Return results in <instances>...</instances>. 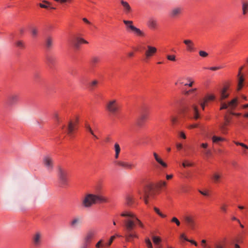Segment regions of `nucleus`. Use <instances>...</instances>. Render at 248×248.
<instances>
[{"instance_id":"f257e3e1","label":"nucleus","mask_w":248,"mask_h":248,"mask_svg":"<svg viewBox=\"0 0 248 248\" xmlns=\"http://www.w3.org/2000/svg\"><path fill=\"white\" fill-rule=\"evenodd\" d=\"M121 216L125 217L124 220V228L125 232L124 237L126 241L131 242L133 238H138V236L134 229L136 225L143 228L144 225L136 216L132 212L125 211L122 213Z\"/></svg>"},{"instance_id":"f03ea898","label":"nucleus","mask_w":248,"mask_h":248,"mask_svg":"<svg viewBox=\"0 0 248 248\" xmlns=\"http://www.w3.org/2000/svg\"><path fill=\"white\" fill-rule=\"evenodd\" d=\"M108 199L102 195L86 194L82 201V205L85 208H89L97 203L108 202Z\"/></svg>"},{"instance_id":"7ed1b4c3","label":"nucleus","mask_w":248,"mask_h":248,"mask_svg":"<svg viewBox=\"0 0 248 248\" xmlns=\"http://www.w3.org/2000/svg\"><path fill=\"white\" fill-rule=\"evenodd\" d=\"M68 173L67 171L61 166L58 167V176L60 185L62 187H65L68 185Z\"/></svg>"},{"instance_id":"20e7f679","label":"nucleus","mask_w":248,"mask_h":248,"mask_svg":"<svg viewBox=\"0 0 248 248\" xmlns=\"http://www.w3.org/2000/svg\"><path fill=\"white\" fill-rule=\"evenodd\" d=\"M123 22L125 25L127 31L130 30L135 34L139 36H144L145 35L144 33L142 31L133 25V22L132 21L124 20Z\"/></svg>"},{"instance_id":"39448f33","label":"nucleus","mask_w":248,"mask_h":248,"mask_svg":"<svg viewBox=\"0 0 248 248\" xmlns=\"http://www.w3.org/2000/svg\"><path fill=\"white\" fill-rule=\"evenodd\" d=\"M220 102V109L222 110L223 109H229V112L231 110L234 109L238 104V99L237 98H234L231 101L228 102L227 103L224 102L223 101H219Z\"/></svg>"},{"instance_id":"423d86ee","label":"nucleus","mask_w":248,"mask_h":248,"mask_svg":"<svg viewBox=\"0 0 248 248\" xmlns=\"http://www.w3.org/2000/svg\"><path fill=\"white\" fill-rule=\"evenodd\" d=\"M95 231L93 230H89L83 238L81 245L90 247V245L95 235Z\"/></svg>"},{"instance_id":"0eeeda50","label":"nucleus","mask_w":248,"mask_h":248,"mask_svg":"<svg viewBox=\"0 0 248 248\" xmlns=\"http://www.w3.org/2000/svg\"><path fill=\"white\" fill-rule=\"evenodd\" d=\"M43 163L46 169L51 171L53 168V160L52 157L49 155H46L43 158Z\"/></svg>"},{"instance_id":"6e6552de","label":"nucleus","mask_w":248,"mask_h":248,"mask_svg":"<svg viewBox=\"0 0 248 248\" xmlns=\"http://www.w3.org/2000/svg\"><path fill=\"white\" fill-rule=\"evenodd\" d=\"M184 220L187 226L190 229L194 230L197 227V224L194 217L192 216H186L184 217Z\"/></svg>"},{"instance_id":"1a4fd4ad","label":"nucleus","mask_w":248,"mask_h":248,"mask_svg":"<svg viewBox=\"0 0 248 248\" xmlns=\"http://www.w3.org/2000/svg\"><path fill=\"white\" fill-rule=\"evenodd\" d=\"M43 238L42 233L39 231L36 232L32 236V242L34 246L39 247L42 243Z\"/></svg>"},{"instance_id":"9d476101","label":"nucleus","mask_w":248,"mask_h":248,"mask_svg":"<svg viewBox=\"0 0 248 248\" xmlns=\"http://www.w3.org/2000/svg\"><path fill=\"white\" fill-rule=\"evenodd\" d=\"M107 108L108 111L114 113L118 110V105L115 100L109 101L107 104Z\"/></svg>"},{"instance_id":"9b49d317","label":"nucleus","mask_w":248,"mask_h":248,"mask_svg":"<svg viewBox=\"0 0 248 248\" xmlns=\"http://www.w3.org/2000/svg\"><path fill=\"white\" fill-rule=\"evenodd\" d=\"M153 187L151 185H148L144 188L143 191V198L145 203H148V198L153 195Z\"/></svg>"},{"instance_id":"f8f14e48","label":"nucleus","mask_w":248,"mask_h":248,"mask_svg":"<svg viewBox=\"0 0 248 248\" xmlns=\"http://www.w3.org/2000/svg\"><path fill=\"white\" fill-rule=\"evenodd\" d=\"M183 8L181 7H174L170 11L169 15L171 18H176L182 13Z\"/></svg>"},{"instance_id":"ddd939ff","label":"nucleus","mask_w":248,"mask_h":248,"mask_svg":"<svg viewBox=\"0 0 248 248\" xmlns=\"http://www.w3.org/2000/svg\"><path fill=\"white\" fill-rule=\"evenodd\" d=\"M184 43L186 45V50L188 52H192L196 50V47L194 42L189 39L184 40Z\"/></svg>"},{"instance_id":"4468645a","label":"nucleus","mask_w":248,"mask_h":248,"mask_svg":"<svg viewBox=\"0 0 248 248\" xmlns=\"http://www.w3.org/2000/svg\"><path fill=\"white\" fill-rule=\"evenodd\" d=\"M147 49L146 50L145 55L146 58L148 59L152 57L157 51V49L151 46H147Z\"/></svg>"},{"instance_id":"2eb2a0df","label":"nucleus","mask_w":248,"mask_h":248,"mask_svg":"<svg viewBox=\"0 0 248 248\" xmlns=\"http://www.w3.org/2000/svg\"><path fill=\"white\" fill-rule=\"evenodd\" d=\"M120 2L123 7V11L125 14H129L132 12V8L127 1L120 0Z\"/></svg>"},{"instance_id":"dca6fc26","label":"nucleus","mask_w":248,"mask_h":248,"mask_svg":"<svg viewBox=\"0 0 248 248\" xmlns=\"http://www.w3.org/2000/svg\"><path fill=\"white\" fill-rule=\"evenodd\" d=\"M222 177V174L221 172H214L211 177L213 182L215 184L219 183Z\"/></svg>"},{"instance_id":"f3484780","label":"nucleus","mask_w":248,"mask_h":248,"mask_svg":"<svg viewBox=\"0 0 248 248\" xmlns=\"http://www.w3.org/2000/svg\"><path fill=\"white\" fill-rule=\"evenodd\" d=\"M82 224V218L81 217H74L70 222V225L72 228H75Z\"/></svg>"},{"instance_id":"a211bd4d","label":"nucleus","mask_w":248,"mask_h":248,"mask_svg":"<svg viewBox=\"0 0 248 248\" xmlns=\"http://www.w3.org/2000/svg\"><path fill=\"white\" fill-rule=\"evenodd\" d=\"M76 123L70 121L67 126V134L71 137L73 136L74 131L76 129Z\"/></svg>"},{"instance_id":"6ab92c4d","label":"nucleus","mask_w":248,"mask_h":248,"mask_svg":"<svg viewBox=\"0 0 248 248\" xmlns=\"http://www.w3.org/2000/svg\"><path fill=\"white\" fill-rule=\"evenodd\" d=\"M116 164L118 166L126 169H131L133 167L132 164L122 161H118L116 162Z\"/></svg>"},{"instance_id":"aec40b11","label":"nucleus","mask_w":248,"mask_h":248,"mask_svg":"<svg viewBox=\"0 0 248 248\" xmlns=\"http://www.w3.org/2000/svg\"><path fill=\"white\" fill-rule=\"evenodd\" d=\"M74 46L76 48H78L79 45L81 43L88 44V42L82 38L77 37L75 39V41L73 42Z\"/></svg>"},{"instance_id":"412c9836","label":"nucleus","mask_w":248,"mask_h":248,"mask_svg":"<svg viewBox=\"0 0 248 248\" xmlns=\"http://www.w3.org/2000/svg\"><path fill=\"white\" fill-rule=\"evenodd\" d=\"M147 25L149 28L155 29L157 26V21L154 18H150L147 21Z\"/></svg>"},{"instance_id":"4be33fe9","label":"nucleus","mask_w":248,"mask_h":248,"mask_svg":"<svg viewBox=\"0 0 248 248\" xmlns=\"http://www.w3.org/2000/svg\"><path fill=\"white\" fill-rule=\"evenodd\" d=\"M135 202V199L134 196L127 194L125 196V204L129 206H131Z\"/></svg>"},{"instance_id":"5701e85b","label":"nucleus","mask_w":248,"mask_h":248,"mask_svg":"<svg viewBox=\"0 0 248 248\" xmlns=\"http://www.w3.org/2000/svg\"><path fill=\"white\" fill-rule=\"evenodd\" d=\"M147 118V116L146 115L143 114H141L137 120V125L139 127L142 126L144 122L146 120Z\"/></svg>"},{"instance_id":"b1692460","label":"nucleus","mask_w":248,"mask_h":248,"mask_svg":"<svg viewBox=\"0 0 248 248\" xmlns=\"http://www.w3.org/2000/svg\"><path fill=\"white\" fill-rule=\"evenodd\" d=\"M227 88L224 87L220 92V96L219 98V101H223L229 96V93H227Z\"/></svg>"},{"instance_id":"393cba45","label":"nucleus","mask_w":248,"mask_h":248,"mask_svg":"<svg viewBox=\"0 0 248 248\" xmlns=\"http://www.w3.org/2000/svg\"><path fill=\"white\" fill-rule=\"evenodd\" d=\"M153 155L156 161L160 164L163 167L166 168L167 167V164L161 159L155 152L153 153Z\"/></svg>"},{"instance_id":"a878e982","label":"nucleus","mask_w":248,"mask_h":248,"mask_svg":"<svg viewBox=\"0 0 248 248\" xmlns=\"http://www.w3.org/2000/svg\"><path fill=\"white\" fill-rule=\"evenodd\" d=\"M224 120L225 122L220 126V129L224 133L225 132L226 126L230 123V120L226 116H224Z\"/></svg>"},{"instance_id":"bb28decb","label":"nucleus","mask_w":248,"mask_h":248,"mask_svg":"<svg viewBox=\"0 0 248 248\" xmlns=\"http://www.w3.org/2000/svg\"><path fill=\"white\" fill-rule=\"evenodd\" d=\"M193 115L194 118L195 119H197L199 118V114L198 112V107L195 105H193L192 106V110Z\"/></svg>"},{"instance_id":"cd10ccee","label":"nucleus","mask_w":248,"mask_h":248,"mask_svg":"<svg viewBox=\"0 0 248 248\" xmlns=\"http://www.w3.org/2000/svg\"><path fill=\"white\" fill-rule=\"evenodd\" d=\"M45 45L47 48H50L53 45V39L51 37H47L46 39Z\"/></svg>"},{"instance_id":"c85d7f7f","label":"nucleus","mask_w":248,"mask_h":248,"mask_svg":"<svg viewBox=\"0 0 248 248\" xmlns=\"http://www.w3.org/2000/svg\"><path fill=\"white\" fill-rule=\"evenodd\" d=\"M114 150H115V158L116 159L118 158L119 156V154L121 151V148L119 144L118 143H115L114 144Z\"/></svg>"},{"instance_id":"c756f323","label":"nucleus","mask_w":248,"mask_h":248,"mask_svg":"<svg viewBox=\"0 0 248 248\" xmlns=\"http://www.w3.org/2000/svg\"><path fill=\"white\" fill-rule=\"evenodd\" d=\"M238 87L237 90L238 91L240 90L243 86V82L244 81V78L241 75L238 76Z\"/></svg>"},{"instance_id":"7c9ffc66","label":"nucleus","mask_w":248,"mask_h":248,"mask_svg":"<svg viewBox=\"0 0 248 248\" xmlns=\"http://www.w3.org/2000/svg\"><path fill=\"white\" fill-rule=\"evenodd\" d=\"M38 31V29L36 27H32L31 28V36L34 38L37 37Z\"/></svg>"},{"instance_id":"2f4dec72","label":"nucleus","mask_w":248,"mask_h":248,"mask_svg":"<svg viewBox=\"0 0 248 248\" xmlns=\"http://www.w3.org/2000/svg\"><path fill=\"white\" fill-rule=\"evenodd\" d=\"M42 2L44 3H45L46 4L40 3L39 4V6L42 8L48 9L49 8V5H50V3L49 1L46 0H43Z\"/></svg>"},{"instance_id":"473e14b6","label":"nucleus","mask_w":248,"mask_h":248,"mask_svg":"<svg viewBox=\"0 0 248 248\" xmlns=\"http://www.w3.org/2000/svg\"><path fill=\"white\" fill-rule=\"evenodd\" d=\"M243 14L245 15L248 12V2H244L242 3Z\"/></svg>"},{"instance_id":"72a5a7b5","label":"nucleus","mask_w":248,"mask_h":248,"mask_svg":"<svg viewBox=\"0 0 248 248\" xmlns=\"http://www.w3.org/2000/svg\"><path fill=\"white\" fill-rule=\"evenodd\" d=\"M46 61L50 66L54 65L55 62V58L51 56H47L46 57Z\"/></svg>"},{"instance_id":"f704fd0d","label":"nucleus","mask_w":248,"mask_h":248,"mask_svg":"<svg viewBox=\"0 0 248 248\" xmlns=\"http://www.w3.org/2000/svg\"><path fill=\"white\" fill-rule=\"evenodd\" d=\"M116 236L121 237V235H119L118 234H116L115 235L112 236L110 237L108 242V243L105 244V246H106V248H108V247H109L111 245L113 241L114 240V239L116 238Z\"/></svg>"},{"instance_id":"c9c22d12","label":"nucleus","mask_w":248,"mask_h":248,"mask_svg":"<svg viewBox=\"0 0 248 248\" xmlns=\"http://www.w3.org/2000/svg\"><path fill=\"white\" fill-rule=\"evenodd\" d=\"M225 140L224 138L221 137H217L216 136H214L212 137V141L214 143H218L219 141H223Z\"/></svg>"},{"instance_id":"e433bc0d","label":"nucleus","mask_w":248,"mask_h":248,"mask_svg":"<svg viewBox=\"0 0 248 248\" xmlns=\"http://www.w3.org/2000/svg\"><path fill=\"white\" fill-rule=\"evenodd\" d=\"M15 102V98L14 97H12L11 98H9L6 101V105L7 107H11L14 104Z\"/></svg>"},{"instance_id":"4c0bfd02","label":"nucleus","mask_w":248,"mask_h":248,"mask_svg":"<svg viewBox=\"0 0 248 248\" xmlns=\"http://www.w3.org/2000/svg\"><path fill=\"white\" fill-rule=\"evenodd\" d=\"M16 46L19 47L21 49H24L25 48V43L23 41H16Z\"/></svg>"},{"instance_id":"58836bf2","label":"nucleus","mask_w":248,"mask_h":248,"mask_svg":"<svg viewBox=\"0 0 248 248\" xmlns=\"http://www.w3.org/2000/svg\"><path fill=\"white\" fill-rule=\"evenodd\" d=\"M215 99V96L213 94L208 95L206 96L203 99L204 102H207L208 101H213Z\"/></svg>"},{"instance_id":"ea45409f","label":"nucleus","mask_w":248,"mask_h":248,"mask_svg":"<svg viewBox=\"0 0 248 248\" xmlns=\"http://www.w3.org/2000/svg\"><path fill=\"white\" fill-rule=\"evenodd\" d=\"M85 128H86V130L89 132L92 135H94L93 131L92 129L90 124L87 122L85 124Z\"/></svg>"},{"instance_id":"a19ab883","label":"nucleus","mask_w":248,"mask_h":248,"mask_svg":"<svg viewBox=\"0 0 248 248\" xmlns=\"http://www.w3.org/2000/svg\"><path fill=\"white\" fill-rule=\"evenodd\" d=\"M152 239L153 242L156 245V246L157 245H159V243L161 242V239L159 237L154 236H153Z\"/></svg>"},{"instance_id":"79ce46f5","label":"nucleus","mask_w":248,"mask_h":248,"mask_svg":"<svg viewBox=\"0 0 248 248\" xmlns=\"http://www.w3.org/2000/svg\"><path fill=\"white\" fill-rule=\"evenodd\" d=\"M98 82L96 80H94L90 82L89 84V87L91 89H93L95 87H96L98 84Z\"/></svg>"},{"instance_id":"37998d69","label":"nucleus","mask_w":248,"mask_h":248,"mask_svg":"<svg viewBox=\"0 0 248 248\" xmlns=\"http://www.w3.org/2000/svg\"><path fill=\"white\" fill-rule=\"evenodd\" d=\"M154 211L160 217H165L166 216L163 214H162L159 210V209L155 207L154 208Z\"/></svg>"},{"instance_id":"c03bdc74","label":"nucleus","mask_w":248,"mask_h":248,"mask_svg":"<svg viewBox=\"0 0 248 248\" xmlns=\"http://www.w3.org/2000/svg\"><path fill=\"white\" fill-rule=\"evenodd\" d=\"M193 164L192 162H190L187 160H185L183 163L182 166L184 167H192L193 166Z\"/></svg>"},{"instance_id":"a18cd8bd","label":"nucleus","mask_w":248,"mask_h":248,"mask_svg":"<svg viewBox=\"0 0 248 248\" xmlns=\"http://www.w3.org/2000/svg\"><path fill=\"white\" fill-rule=\"evenodd\" d=\"M199 55L202 58H206L208 57V53L203 50H200L199 52Z\"/></svg>"},{"instance_id":"49530a36","label":"nucleus","mask_w":248,"mask_h":248,"mask_svg":"<svg viewBox=\"0 0 248 248\" xmlns=\"http://www.w3.org/2000/svg\"><path fill=\"white\" fill-rule=\"evenodd\" d=\"M99 58L97 56H93L92 58L91 62L93 64H95L99 62Z\"/></svg>"},{"instance_id":"de8ad7c7","label":"nucleus","mask_w":248,"mask_h":248,"mask_svg":"<svg viewBox=\"0 0 248 248\" xmlns=\"http://www.w3.org/2000/svg\"><path fill=\"white\" fill-rule=\"evenodd\" d=\"M103 240L102 239H101L99 240L95 245V248H100V247H104L106 248L105 245L103 244Z\"/></svg>"},{"instance_id":"09e8293b","label":"nucleus","mask_w":248,"mask_h":248,"mask_svg":"<svg viewBox=\"0 0 248 248\" xmlns=\"http://www.w3.org/2000/svg\"><path fill=\"white\" fill-rule=\"evenodd\" d=\"M145 243L146 244V245L148 247V248H153L152 244L149 239V238H147L145 239Z\"/></svg>"},{"instance_id":"8fccbe9b","label":"nucleus","mask_w":248,"mask_h":248,"mask_svg":"<svg viewBox=\"0 0 248 248\" xmlns=\"http://www.w3.org/2000/svg\"><path fill=\"white\" fill-rule=\"evenodd\" d=\"M202 152L206 156H209L211 155V150L207 148L204 149Z\"/></svg>"},{"instance_id":"3c124183","label":"nucleus","mask_w":248,"mask_h":248,"mask_svg":"<svg viewBox=\"0 0 248 248\" xmlns=\"http://www.w3.org/2000/svg\"><path fill=\"white\" fill-rule=\"evenodd\" d=\"M167 58L168 60L174 62L176 61V57L174 55H168L167 56Z\"/></svg>"},{"instance_id":"603ef678","label":"nucleus","mask_w":248,"mask_h":248,"mask_svg":"<svg viewBox=\"0 0 248 248\" xmlns=\"http://www.w3.org/2000/svg\"><path fill=\"white\" fill-rule=\"evenodd\" d=\"M186 80L187 81H189V84H187V83H186L185 84V86H188L189 87H192V85H193V81H192V79L190 77H187L186 78Z\"/></svg>"},{"instance_id":"864d4df0","label":"nucleus","mask_w":248,"mask_h":248,"mask_svg":"<svg viewBox=\"0 0 248 248\" xmlns=\"http://www.w3.org/2000/svg\"><path fill=\"white\" fill-rule=\"evenodd\" d=\"M166 185H167L166 182L165 181H160V182H159L157 183V186L159 187H162L165 186H166Z\"/></svg>"},{"instance_id":"5fc2aeb1","label":"nucleus","mask_w":248,"mask_h":248,"mask_svg":"<svg viewBox=\"0 0 248 248\" xmlns=\"http://www.w3.org/2000/svg\"><path fill=\"white\" fill-rule=\"evenodd\" d=\"M171 222H174L176 223V224L179 226L180 225V222L179 220L175 217H173L171 219Z\"/></svg>"},{"instance_id":"6e6d98bb","label":"nucleus","mask_w":248,"mask_h":248,"mask_svg":"<svg viewBox=\"0 0 248 248\" xmlns=\"http://www.w3.org/2000/svg\"><path fill=\"white\" fill-rule=\"evenodd\" d=\"M235 144L237 145H240L247 149H248V146L243 143L239 142H235Z\"/></svg>"},{"instance_id":"4d7b16f0","label":"nucleus","mask_w":248,"mask_h":248,"mask_svg":"<svg viewBox=\"0 0 248 248\" xmlns=\"http://www.w3.org/2000/svg\"><path fill=\"white\" fill-rule=\"evenodd\" d=\"M53 116H54V118L55 119L56 121H57V122L58 123H59L60 122V120H59L58 113L57 112H55L54 113Z\"/></svg>"},{"instance_id":"13d9d810","label":"nucleus","mask_w":248,"mask_h":248,"mask_svg":"<svg viewBox=\"0 0 248 248\" xmlns=\"http://www.w3.org/2000/svg\"><path fill=\"white\" fill-rule=\"evenodd\" d=\"M185 240L186 241H188V242H189L190 243H191V244H194L195 246H197V243L196 242H195V241L194 240H189L188 239H187L186 237H185Z\"/></svg>"},{"instance_id":"bf43d9fd","label":"nucleus","mask_w":248,"mask_h":248,"mask_svg":"<svg viewBox=\"0 0 248 248\" xmlns=\"http://www.w3.org/2000/svg\"><path fill=\"white\" fill-rule=\"evenodd\" d=\"M177 118L176 117L173 116L170 117V121L173 124H174L177 122Z\"/></svg>"},{"instance_id":"052dcab7","label":"nucleus","mask_w":248,"mask_h":248,"mask_svg":"<svg viewBox=\"0 0 248 248\" xmlns=\"http://www.w3.org/2000/svg\"><path fill=\"white\" fill-rule=\"evenodd\" d=\"M227 205L225 204H222L220 206V209L223 212H226L227 211Z\"/></svg>"},{"instance_id":"680f3d73","label":"nucleus","mask_w":248,"mask_h":248,"mask_svg":"<svg viewBox=\"0 0 248 248\" xmlns=\"http://www.w3.org/2000/svg\"><path fill=\"white\" fill-rule=\"evenodd\" d=\"M207 248H211L208 247ZM213 248H223V246L219 244L215 243L214 245Z\"/></svg>"},{"instance_id":"e2e57ef3","label":"nucleus","mask_w":248,"mask_h":248,"mask_svg":"<svg viewBox=\"0 0 248 248\" xmlns=\"http://www.w3.org/2000/svg\"><path fill=\"white\" fill-rule=\"evenodd\" d=\"M179 135L180 137H181L184 139H186V136L185 134L184 133V132H183V131L180 132L179 133Z\"/></svg>"},{"instance_id":"0e129e2a","label":"nucleus","mask_w":248,"mask_h":248,"mask_svg":"<svg viewBox=\"0 0 248 248\" xmlns=\"http://www.w3.org/2000/svg\"><path fill=\"white\" fill-rule=\"evenodd\" d=\"M221 68L222 67L220 66L211 67L209 68V69L211 70H212V71H216V70L221 69Z\"/></svg>"},{"instance_id":"69168bd1","label":"nucleus","mask_w":248,"mask_h":248,"mask_svg":"<svg viewBox=\"0 0 248 248\" xmlns=\"http://www.w3.org/2000/svg\"><path fill=\"white\" fill-rule=\"evenodd\" d=\"M208 144L207 143H203L201 144V146L204 150L206 149L208 147Z\"/></svg>"},{"instance_id":"338daca9","label":"nucleus","mask_w":248,"mask_h":248,"mask_svg":"<svg viewBox=\"0 0 248 248\" xmlns=\"http://www.w3.org/2000/svg\"><path fill=\"white\" fill-rule=\"evenodd\" d=\"M199 192L203 196H208V193L207 191H202L201 190H198Z\"/></svg>"},{"instance_id":"774afa93","label":"nucleus","mask_w":248,"mask_h":248,"mask_svg":"<svg viewBox=\"0 0 248 248\" xmlns=\"http://www.w3.org/2000/svg\"><path fill=\"white\" fill-rule=\"evenodd\" d=\"M232 110H231L230 111V113L231 114H232L233 115H235V116H240L241 115V113H234V112H233L232 111Z\"/></svg>"}]
</instances>
